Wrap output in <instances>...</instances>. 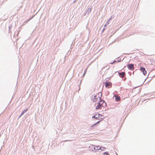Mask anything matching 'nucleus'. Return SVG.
<instances>
[{"mask_svg":"<svg viewBox=\"0 0 155 155\" xmlns=\"http://www.w3.org/2000/svg\"><path fill=\"white\" fill-rule=\"evenodd\" d=\"M102 96V93L100 92L96 95L94 94L91 96V100L94 102H99V101L101 100Z\"/></svg>","mask_w":155,"mask_h":155,"instance_id":"f257e3e1","label":"nucleus"},{"mask_svg":"<svg viewBox=\"0 0 155 155\" xmlns=\"http://www.w3.org/2000/svg\"><path fill=\"white\" fill-rule=\"evenodd\" d=\"M98 103L101 108L102 107H104L106 106V103L103 100H101L99 101Z\"/></svg>","mask_w":155,"mask_h":155,"instance_id":"f03ea898","label":"nucleus"},{"mask_svg":"<svg viewBox=\"0 0 155 155\" xmlns=\"http://www.w3.org/2000/svg\"><path fill=\"white\" fill-rule=\"evenodd\" d=\"M100 116H101V117L102 116L101 115H100V114H97L93 116L92 117L94 118L99 120H102L101 118H100Z\"/></svg>","mask_w":155,"mask_h":155,"instance_id":"7ed1b4c3","label":"nucleus"},{"mask_svg":"<svg viewBox=\"0 0 155 155\" xmlns=\"http://www.w3.org/2000/svg\"><path fill=\"white\" fill-rule=\"evenodd\" d=\"M140 70L142 72L144 75H145L147 74V72L145 70V69L144 68H143L142 67H140Z\"/></svg>","mask_w":155,"mask_h":155,"instance_id":"20e7f679","label":"nucleus"},{"mask_svg":"<svg viewBox=\"0 0 155 155\" xmlns=\"http://www.w3.org/2000/svg\"><path fill=\"white\" fill-rule=\"evenodd\" d=\"M105 86L106 87L110 88L112 86L111 83L110 82H106L105 83Z\"/></svg>","mask_w":155,"mask_h":155,"instance_id":"39448f33","label":"nucleus"},{"mask_svg":"<svg viewBox=\"0 0 155 155\" xmlns=\"http://www.w3.org/2000/svg\"><path fill=\"white\" fill-rule=\"evenodd\" d=\"M98 102H97L96 103H95V109L96 110L101 109V108L99 105Z\"/></svg>","mask_w":155,"mask_h":155,"instance_id":"423d86ee","label":"nucleus"},{"mask_svg":"<svg viewBox=\"0 0 155 155\" xmlns=\"http://www.w3.org/2000/svg\"><path fill=\"white\" fill-rule=\"evenodd\" d=\"M127 68L130 70H133L134 69V65L133 64H129L127 65Z\"/></svg>","mask_w":155,"mask_h":155,"instance_id":"0eeeda50","label":"nucleus"},{"mask_svg":"<svg viewBox=\"0 0 155 155\" xmlns=\"http://www.w3.org/2000/svg\"><path fill=\"white\" fill-rule=\"evenodd\" d=\"M118 74L120 77L121 78H124L125 75V73L124 72H122V73L119 72Z\"/></svg>","mask_w":155,"mask_h":155,"instance_id":"6e6552de","label":"nucleus"},{"mask_svg":"<svg viewBox=\"0 0 155 155\" xmlns=\"http://www.w3.org/2000/svg\"><path fill=\"white\" fill-rule=\"evenodd\" d=\"M115 98V100L117 101H120V96H118L117 95H116L114 96Z\"/></svg>","mask_w":155,"mask_h":155,"instance_id":"1a4fd4ad","label":"nucleus"},{"mask_svg":"<svg viewBox=\"0 0 155 155\" xmlns=\"http://www.w3.org/2000/svg\"><path fill=\"white\" fill-rule=\"evenodd\" d=\"M28 110V109H25V110H24L23 111L22 113L21 114V116L24 113L26 112H27V111Z\"/></svg>","mask_w":155,"mask_h":155,"instance_id":"9d476101","label":"nucleus"},{"mask_svg":"<svg viewBox=\"0 0 155 155\" xmlns=\"http://www.w3.org/2000/svg\"><path fill=\"white\" fill-rule=\"evenodd\" d=\"M95 148H96V150H101V147L99 146H97L95 147Z\"/></svg>","mask_w":155,"mask_h":155,"instance_id":"9b49d317","label":"nucleus"},{"mask_svg":"<svg viewBox=\"0 0 155 155\" xmlns=\"http://www.w3.org/2000/svg\"><path fill=\"white\" fill-rule=\"evenodd\" d=\"M103 154L104 155H110L108 152H106L103 153Z\"/></svg>","mask_w":155,"mask_h":155,"instance_id":"f8f14e48","label":"nucleus"},{"mask_svg":"<svg viewBox=\"0 0 155 155\" xmlns=\"http://www.w3.org/2000/svg\"><path fill=\"white\" fill-rule=\"evenodd\" d=\"M109 20H108L106 23L104 25V26L106 27L107 25H108L109 24Z\"/></svg>","mask_w":155,"mask_h":155,"instance_id":"ddd939ff","label":"nucleus"},{"mask_svg":"<svg viewBox=\"0 0 155 155\" xmlns=\"http://www.w3.org/2000/svg\"><path fill=\"white\" fill-rule=\"evenodd\" d=\"M105 149V148L104 147H101V150L103 151Z\"/></svg>","mask_w":155,"mask_h":155,"instance_id":"4468645a","label":"nucleus"},{"mask_svg":"<svg viewBox=\"0 0 155 155\" xmlns=\"http://www.w3.org/2000/svg\"><path fill=\"white\" fill-rule=\"evenodd\" d=\"M100 120H99V121H97V122L96 124H93L92 126H91V127H93L95 125H96V124L98 123L100 121Z\"/></svg>","mask_w":155,"mask_h":155,"instance_id":"2eb2a0df","label":"nucleus"},{"mask_svg":"<svg viewBox=\"0 0 155 155\" xmlns=\"http://www.w3.org/2000/svg\"><path fill=\"white\" fill-rule=\"evenodd\" d=\"M153 64L154 65H155V61H154V62H153Z\"/></svg>","mask_w":155,"mask_h":155,"instance_id":"dca6fc26","label":"nucleus"}]
</instances>
